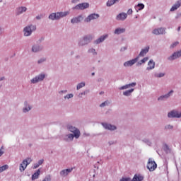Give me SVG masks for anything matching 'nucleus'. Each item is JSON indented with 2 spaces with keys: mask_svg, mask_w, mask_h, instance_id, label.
<instances>
[{
  "mask_svg": "<svg viewBox=\"0 0 181 181\" xmlns=\"http://www.w3.org/2000/svg\"><path fill=\"white\" fill-rule=\"evenodd\" d=\"M66 128L69 132H71L72 134H64L63 136V140L65 141V142H71L74 139H78L81 135V132H80V129H78L77 127H74L73 125L69 124L66 126Z\"/></svg>",
  "mask_w": 181,
  "mask_h": 181,
  "instance_id": "1",
  "label": "nucleus"
},
{
  "mask_svg": "<svg viewBox=\"0 0 181 181\" xmlns=\"http://www.w3.org/2000/svg\"><path fill=\"white\" fill-rule=\"evenodd\" d=\"M136 86V82H132L130 83L125 84L122 86H120L119 88V90H126L123 92V95L124 97H131L132 95V93L135 91V89L134 87ZM128 88H130L128 90Z\"/></svg>",
  "mask_w": 181,
  "mask_h": 181,
  "instance_id": "2",
  "label": "nucleus"
},
{
  "mask_svg": "<svg viewBox=\"0 0 181 181\" xmlns=\"http://www.w3.org/2000/svg\"><path fill=\"white\" fill-rule=\"evenodd\" d=\"M68 15H70L69 11H60L56 13H52L49 15L48 19L49 21H60L62 18H66Z\"/></svg>",
  "mask_w": 181,
  "mask_h": 181,
  "instance_id": "3",
  "label": "nucleus"
},
{
  "mask_svg": "<svg viewBox=\"0 0 181 181\" xmlns=\"http://www.w3.org/2000/svg\"><path fill=\"white\" fill-rule=\"evenodd\" d=\"M93 39H94V35L91 34L85 35L78 40V46H79V47L86 46L89 43H91V41L93 40Z\"/></svg>",
  "mask_w": 181,
  "mask_h": 181,
  "instance_id": "4",
  "label": "nucleus"
},
{
  "mask_svg": "<svg viewBox=\"0 0 181 181\" xmlns=\"http://www.w3.org/2000/svg\"><path fill=\"white\" fill-rule=\"evenodd\" d=\"M36 29L37 27L35 25H28L23 30V36H25V37H29V36H32V33H33V32H35Z\"/></svg>",
  "mask_w": 181,
  "mask_h": 181,
  "instance_id": "5",
  "label": "nucleus"
},
{
  "mask_svg": "<svg viewBox=\"0 0 181 181\" xmlns=\"http://www.w3.org/2000/svg\"><path fill=\"white\" fill-rule=\"evenodd\" d=\"M45 78H46V74L41 73L30 79V84H37V83L43 81Z\"/></svg>",
  "mask_w": 181,
  "mask_h": 181,
  "instance_id": "6",
  "label": "nucleus"
},
{
  "mask_svg": "<svg viewBox=\"0 0 181 181\" xmlns=\"http://www.w3.org/2000/svg\"><path fill=\"white\" fill-rule=\"evenodd\" d=\"M31 163H32V158H27L23 160V161L21 162V163H20V165H19L20 172H25V170L28 168V165H30Z\"/></svg>",
  "mask_w": 181,
  "mask_h": 181,
  "instance_id": "7",
  "label": "nucleus"
},
{
  "mask_svg": "<svg viewBox=\"0 0 181 181\" xmlns=\"http://www.w3.org/2000/svg\"><path fill=\"white\" fill-rule=\"evenodd\" d=\"M90 8V4L87 2L81 3L75 6L72 7L73 11H84V9H87Z\"/></svg>",
  "mask_w": 181,
  "mask_h": 181,
  "instance_id": "8",
  "label": "nucleus"
},
{
  "mask_svg": "<svg viewBox=\"0 0 181 181\" xmlns=\"http://www.w3.org/2000/svg\"><path fill=\"white\" fill-rule=\"evenodd\" d=\"M98 18H100V14L93 13L89 14L84 19V22L86 23H90V22H93V21H97V19H98Z\"/></svg>",
  "mask_w": 181,
  "mask_h": 181,
  "instance_id": "9",
  "label": "nucleus"
},
{
  "mask_svg": "<svg viewBox=\"0 0 181 181\" xmlns=\"http://www.w3.org/2000/svg\"><path fill=\"white\" fill-rule=\"evenodd\" d=\"M181 57V49L174 52L171 55L168 57L167 60L168 62H174V60H177V59H180Z\"/></svg>",
  "mask_w": 181,
  "mask_h": 181,
  "instance_id": "10",
  "label": "nucleus"
},
{
  "mask_svg": "<svg viewBox=\"0 0 181 181\" xmlns=\"http://www.w3.org/2000/svg\"><path fill=\"white\" fill-rule=\"evenodd\" d=\"M168 118H181V110H173L168 113Z\"/></svg>",
  "mask_w": 181,
  "mask_h": 181,
  "instance_id": "11",
  "label": "nucleus"
},
{
  "mask_svg": "<svg viewBox=\"0 0 181 181\" xmlns=\"http://www.w3.org/2000/svg\"><path fill=\"white\" fill-rule=\"evenodd\" d=\"M156 168H158V165L155 160H153L152 158H149L147 163V169H148L150 172H153Z\"/></svg>",
  "mask_w": 181,
  "mask_h": 181,
  "instance_id": "12",
  "label": "nucleus"
},
{
  "mask_svg": "<svg viewBox=\"0 0 181 181\" xmlns=\"http://www.w3.org/2000/svg\"><path fill=\"white\" fill-rule=\"evenodd\" d=\"M149 49H151L149 45H147V46L144 47V48H142L141 49L139 55L136 57H138V60H139V57H145V56H146V54H148V53H149Z\"/></svg>",
  "mask_w": 181,
  "mask_h": 181,
  "instance_id": "13",
  "label": "nucleus"
},
{
  "mask_svg": "<svg viewBox=\"0 0 181 181\" xmlns=\"http://www.w3.org/2000/svg\"><path fill=\"white\" fill-rule=\"evenodd\" d=\"M173 93H175V90H171L168 93L159 96L158 98V101H165V100H168V98H170V97L173 95Z\"/></svg>",
  "mask_w": 181,
  "mask_h": 181,
  "instance_id": "14",
  "label": "nucleus"
},
{
  "mask_svg": "<svg viewBox=\"0 0 181 181\" xmlns=\"http://www.w3.org/2000/svg\"><path fill=\"white\" fill-rule=\"evenodd\" d=\"M153 35H156V36H158L159 35H165L166 33V28H155L152 31Z\"/></svg>",
  "mask_w": 181,
  "mask_h": 181,
  "instance_id": "15",
  "label": "nucleus"
},
{
  "mask_svg": "<svg viewBox=\"0 0 181 181\" xmlns=\"http://www.w3.org/2000/svg\"><path fill=\"white\" fill-rule=\"evenodd\" d=\"M32 108H33V107H32V105H30L29 102L25 101L24 106L23 107L22 111L23 114H28V112L32 110Z\"/></svg>",
  "mask_w": 181,
  "mask_h": 181,
  "instance_id": "16",
  "label": "nucleus"
},
{
  "mask_svg": "<svg viewBox=\"0 0 181 181\" xmlns=\"http://www.w3.org/2000/svg\"><path fill=\"white\" fill-rule=\"evenodd\" d=\"M72 172H73V168H66V169L62 170L59 172V175L61 177H67V176H69V174L71 173Z\"/></svg>",
  "mask_w": 181,
  "mask_h": 181,
  "instance_id": "17",
  "label": "nucleus"
},
{
  "mask_svg": "<svg viewBox=\"0 0 181 181\" xmlns=\"http://www.w3.org/2000/svg\"><path fill=\"white\" fill-rule=\"evenodd\" d=\"M155 64V61H153L152 59H149V61L147 63L146 71H152V70H154Z\"/></svg>",
  "mask_w": 181,
  "mask_h": 181,
  "instance_id": "18",
  "label": "nucleus"
},
{
  "mask_svg": "<svg viewBox=\"0 0 181 181\" xmlns=\"http://www.w3.org/2000/svg\"><path fill=\"white\" fill-rule=\"evenodd\" d=\"M43 50V47L38 44H34L31 47L32 53H39Z\"/></svg>",
  "mask_w": 181,
  "mask_h": 181,
  "instance_id": "19",
  "label": "nucleus"
},
{
  "mask_svg": "<svg viewBox=\"0 0 181 181\" xmlns=\"http://www.w3.org/2000/svg\"><path fill=\"white\" fill-rule=\"evenodd\" d=\"M101 125L105 128V129H107L108 131H115L117 129V126L111 124L103 122L101 123Z\"/></svg>",
  "mask_w": 181,
  "mask_h": 181,
  "instance_id": "20",
  "label": "nucleus"
},
{
  "mask_svg": "<svg viewBox=\"0 0 181 181\" xmlns=\"http://www.w3.org/2000/svg\"><path fill=\"white\" fill-rule=\"evenodd\" d=\"M138 62V57L127 61L123 64L124 67H132Z\"/></svg>",
  "mask_w": 181,
  "mask_h": 181,
  "instance_id": "21",
  "label": "nucleus"
},
{
  "mask_svg": "<svg viewBox=\"0 0 181 181\" xmlns=\"http://www.w3.org/2000/svg\"><path fill=\"white\" fill-rule=\"evenodd\" d=\"M105 39H108V34H104V35H101L100 37L96 39L93 42V43H94V45H100V43H103V42H104V40H105Z\"/></svg>",
  "mask_w": 181,
  "mask_h": 181,
  "instance_id": "22",
  "label": "nucleus"
},
{
  "mask_svg": "<svg viewBox=\"0 0 181 181\" xmlns=\"http://www.w3.org/2000/svg\"><path fill=\"white\" fill-rule=\"evenodd\" d=\"M27 11L28 8L26 6H21L16 8V15L19 16L25 13V12H26Z\"/></svg>",
  "mask_w": 181,
  "mask_h": 181,
  "instance_id": "23",
  "label": "nucleus"
},
{
  "mask_svg": "<svg viewBox=\"0 0 181 181\" xmlns=\"http://www.w3.org/2000/svg\"><path fill=\"white\" fill-rule=\"evenodd\" d=\"M83 19H84L83 16L79 15L78 16L72 18L71 19V23H72L73 25H75L76 23H80L83 21Z\"/></svg>",
  "mask_w": 181,
  "mask_h": 181,
  "instance_id": "24",
  "label": "nucleus"
},
{
  "mask_svg": "<svg viewBox=\"0 0 181 181\" xmlns=\"http://www.w3.org/2000/svg\"><path fill=\"white\" fill-rule=\"evenodd\" d=\"M181 6V0H177L170 8V12H175L177 11Z\"/></svg>",
  "mask_w": 181,
  "mask_h": 181,
  "instance_id": "25",
  "label": "nucleus"
},
{
  "mask_svg": "<svg viewBox=\"0 0 181 181\" xmlns=\"http://www.w3.org/2000/svg\"><path fill=\"white\" fill-rule=\"evenodd\" d=\"M125 32H127V29H125V28L118 27L115 29L113 33L114 35H122V33H125Z\"/></svg>",
  "mask_w": 181,
  "mask_h": 181,
  "instance_id": "26",
  "label": "nucleus"
},
{
  "mask_svg": "<svg viewBox=\"0 0 181 181\" xmlns=\"http://www.w3.org/2000/svg\"><path fill=\"white\" fill-rule=\"evenodd\" d=\"M128 18L127 13H120L116 16V21H125Z\"/></svg>",
  "mask_w": 181,
  "mask_h": 181,
  "instance_id": "27",
  "label": "nucleus"
},
{
  "mask_svg": "<svg viewBox=\"0 0 181 181\" xmlns=\"http://www.w3.org/2000/svg\"><path fill=\"white\" fill-rule=\"evenodd\" d=\"M145 8V4L142 3H139L137 5L134 6V9L136 12H139V11H142Z\"/></svg>",
  "mask_w": 181,
  "mask_h": 181,
  "instance_id": "28",
  "label": "nucleus"
},
{
  "mask_svg": "<svg viewBox=\"0 0 181 181\" xmlns=\"http://www.w3.org/2000/svg\"><path fill=\"white\" fill-rule=\"evenodd\" d=\"M144 175H142L141 174H136V175H134L132 181H142V180H144Z\"/></svg>",
  "mask_w": 181,
  "mask_h": 181,
  "instance_id": "29",
  "label": "nucleus"
},
{
  "mask_svg": "<svg viewBox=\"0 0 181 181\" xmlns=\"http://www.w3.org/2000/svg\"><path fill=\"white\" fill-rule=\"evenodd\" d=\"M148 60H149V57H144L141 60L137 62L136 66H142V64H145Z\"/></svg>",
  "mask_w": 181,
  "mask_h": 181,
  "instance_id": "30",
  "label": "nucleus"
},
{
  "mask_svg": "<svg viewBox=\"0 0 181 181\" xmlns=\"http://www.w3.org/2000/svg\"><path fill=\"white\" fill-rule=\"evenodd\" d=\"M119 2V0H108L106 3V6L110 7L112 6V5H115V4H118Z\"/></svg>",
  "mask_w": 181,
  "mask_h": 181,
  "instance_id": "31",
  "label": "nucleus"
},
{
  "mask_svg": "<svg viewBox=\"0 0 181 181\" xmlns=\"http://www.w3.org/2000/svg\"><path fill=\"white\" fill-rule=\"evenodd\" d=\"M39 176H40V170H37L31 177L32 180H36V179H39Z\"/></svg>",
  "mask_w": 181,
  "mask_h": 181,
  "instance_id": "32",
  "label": "nucleus"
},
{
  "mask_svg": "<svg viewBox=\"0 0 181 181\" xmlns=\"http://www.w3.org/2000/svg\"><path fill=\"white\" fill-rule=\"evenodd\" d=\"M73 97H74V94L68 93L64 96V101H69V100H71V98H73Z\"/></svg>",
  "mask_w": 181,
  "mask_h": 181,
  "instance_id": "33",
  "label": "nucleus"
},
{
  "mask_svg": "<svg viewBox=\"0 0 181 181\" xmlns=\"http://www.w3.org/2000/svg\"><path fill=\"white\" fill-rule=\"evenodd\" d=\"M163 149L166 153H172V148L168 144H164Z\"/></svg>",
  "mask_w": 181,
  "mask_h": 181,
  "instance_id": "34",
  "label": "nucleus"
},
{
  "mask_svg": "<svg viewBox=\"0 0 181 181\" xmlns=\"http://www.w3.org/2000/svg\"><path fill=\"white\" fill-rule=\"evenodd\" d=\"M83 87H86V82L82 81L77 84L76 90H81V88H83Z\"/></svg>",
  "mask_w": 181,
  "mask_h": 181,
  "instance_id": "35",
  "label": "nucleus"
},
{
  "mask_svg": "<svg viewBox=\"0 0 181 181\" xmlns=\"http://www.w3.org/2000/svg\"><path fill=\"white\" fill-rule=\"evenodd\" d=\"M43 162H45V160L43 159L38 160L37 163L34 164L33 169H37V168H39V166L42 165Z\"/></svg>",
  "mask_w": 181,
  "mask_h": 181,
  "instance_id": "36",
  "label": "nucleus"
},
{
  "mask_svg": "<svg viewBox=\"0 0 181 181\" xmlns=\"http://www.w3.org/2000/svg\"><path fill=\"white\" fill-rule=\"evenodd\" d=\"M88 53L93 54V56H97V51L94 48H90L88 50Z\"/></svg>",
  "mask_w": 181,
  "mask_h": 181,
  "instance_id": "37",
  "label": "nucleus"
},
{
  "mask_svg": "<svg viewBox=\"0 0 181 181\" xmlns=\"http://www.w3.org/2000/svg\"><path fill=\"white\" fill-rule=\"evenodd\" d=\"M7 169H9V165H4L3 166L0 167V173H2V172H5V170H7Z\"/></svg>",
  "mask_w": 181,
  "mask_h": 181,
  "instance_id": "38",
  "label": "nucleus"
},
{
  "mask_svg": "<svg viewBox=\"0 0 181 181\" xmlns=\"http://www.w3.org/2000/svg\"><path fill=\"white\" fill-rule=\"evenodd\" d=\"M165 74L163 72H160L158 74H156L154 76L157 78H162V77H165Z\"/></svg>",
  "mask_w": 181,
  "mask_h": 181,
  "instance_id": "39",
  "label": "nucleus"
},
{
  "mask_svg": "<svg viewBox=\"0 0 181 181\" xmlns=\"http://www.w3.org/2000/svg\"><path fill=\"white\" fill-rule=\"evenodd\" d=\"M108 105H110V101L106 100V101L102 103L100 105V108H104V107H107V106H108Z\"/></svg>",
  "mask_w": 181,
  "mask_h": 181,
  "instance_id": "40",
  "label": "nucleus"
},
{
  "mask_svg": "<svg viewBox=\"0 0 181 181\" xmlns=\"http://www.w3.org/2000/svg\"><path fill=\"white\" fill-rule=\"evenodd\" d=\"M46 57H42V58H40L37 63V64H43V63H45V62H46Z\"/></svg>",
  "mask_w": 181,
  "mask_h": 181,
  "instance_id": "41",
  "label": "nucleus"
},
{
  "mask_svg": "<svg viewBox=\"0 0 181 181\" xmlns=\"http://www.w3.org/2000/svg\"><path fill=\"white\" fill-rule=\"evenodd\" d=\"M178 45H179V42L175 41L170 45V49H175V47H176Z\"/></svg>",
  "mask_w": 181,
  "mask_h": 181,
  "instance_id": "42",
  "label": "nucleus"
},
{
  "mask_svg": "<svg viewBox=\"0 0 181 181\" xmlns=\"http://www.w3.org/2000/svg\"><path fill=\"white\" fill-rule=\"evenodd\" d=\"M42 181H52V175H47L43 178Z\"/></svg>",
  "mask_w": 181,
  "mask_h": 181,
  "instance_id": "43",
  "label": "nucleus"
},
{
  "mask_svg": "<svg viewBox=\"0 0 181 181\" xmlns=\"http://www.w3.org/2000/svg\"><path fill=\"white\" fill-rule=\"evenodd\" d=\"M143 141H144L145 144H148V146H151V145H152V142H151V141H149L148 139H146L143 140Z\"/></svg>",
  "mask_w": 181,
  "mask_h": 181,
  "instance_id": "44",
  "label": "nucleus"
},
{
  "mask_svg": "<svg viewBox=\"0 0 181 181\" xmlns=\"http://www.w3.org/2000/svg\"><path fill=\"white\" fill-rule=\"evenodd\" d=\"M165 129H173V126L171 125V124H167V125L165 127Z\"/></svg>",
  "mask_w": 181,
  "mask_h": 181,
  "instance_id": "45",
  "label": "nucleus"
},
{
  "mask_svg": "<svg viewBox=\"0 0 181 181\" xmlns=\"http://www.w3.org/2000/svg\"><path fill=\"white\" fill-rule=\"evenodd\" d=\"M120 181H132L131 178L129 177H122V179H120Z\"/></svg>",
  "mask_w": 181,
  "mask_h": 181,
  "instance_id": "46",
  "label": "nucleus"
},
{
  "mask_svg": "<svg viewBox=\"0 0 181 181\" xmlns=\"http://www.w3.org/2000/svg\"><path fill=\"white\" fill-rule=\"evenodd\" d=\"M81 0H71V4H74V5H76V4H78V2H81Z\"/></svg>",
  "mask_w": 181,
  "mask_h": 181,
  "instance_id": "47",
  "label": "nucleus"
},
{
  "mask_svg": "<svg viewBox=\"0 0 181 181\" xmlns=\"http://www.w3.org/2000/svg\"><path fill=\"white\" fill-rule=\"evenodd\" d=\"M42 18H43V16L42 15H38L35 17V19H37V21H40V19H42Z\"/></svg>",
  "mask_w": 181,
  "mask_h": 181,
  "instance_id": "48",
  "label": "nucleus"
},
{
  "mask_svg": "<svg viewBox=\"0 0 181 181\" xmlns=\"http://www.w3.org/2000/svg\"><path fill=\"white\" fill-rule=\"evenodd\" d=\"M59 94H67V90H60Z\"/></svg>",
  "mask_w": 181,
  "mask_h": 181,
  "instance_id": "49",
  "label": "nucleus"
},
{
  "mask_svg": "<svg viewBox=\"0 0 181 181\" xmlns=\"http://www.w3.org/2000/svg\"><path fill=\"white\" fill-rule=\"evenodd\" d=\"M86 94H87V93L86 91L82 92V93H79L78 97H81L82 95H86Z\"/></svg>",
  "mask_w": 181,
  "mask_h": 181,
  "instance_id": "50",
  "label": "nucleus"
},
{
  "mask_svg": "<svg viewBox=\"0 0 181 181\" xmlns=\"http://www.w3.org/2000/svg\"><path fill=\"white\" fill-rule=\"evenodd\" d=\"M4 153V146H1L0 148V156Z\"/></svg>",
  "mask_w": 181,
  "mask_h": 181,
  "instance_id": "51",
  "label": "nucleus"
},
{
  "mask_svg": "<svg viewBox=\"0 0 181 181\" xmlns=\"http://www.w3.org/2000/svg\"><path fill=\"white\" fill-rule=\"evenodd\" d=\"M127 15H132V10L131 8L127 11Z\"/></svg>",
  "mask_w": 181,
  "mask_h": 181,
  "instance_id": "52",
  "label": "nucleus"
},
{
  "mask_svg": "<svg viewBox=\"0 0 181 181\" xmlns=\"http://www.w3.org/2000/svg\"><path fill=\"white\" fill-rule=\"evenodd\" d=\"M181 16V13H177V16H175V19H179V18H180Z\"/></svg>",
  "mask_w": 181,
  "mask_h": 181,
  "instance_id": "53",
  "label": "nucleus"
},
{
  "mask_svg": "<svg viewBox=\"0 0 181 181\" xmlns=\"http://www.w3.org/2000/svg\"><path fill=\"white\" fill-rule=\"evenodd\" d=\"M5 80V76L0 77V81H4Z\"/></svg>",
  "mask_w": 181,
  "mask_h": 181,
  "instance_id": "54",
  "label": "nucleus"
},
{
  "mask_svg": "<svg viewBox=\"0 0 181 181\" xmlns=\"http://www.w3.org/2000/svg\"><path fill=\"white\" fill-rule=\"evenodd\" d=\"M1 34H2V28H0V35H1Z\"/></svg>",
  "mask_w": 181,
  "mask_h": 181,
  "instance_id": "55",
  "label": "nucleus"
},
{
  "mask_svg": "<svg viewBox=\"0 0 181 181\" xmlns=\"http://www.w3.org/2000/svg\"><path fill=\"white\" fill-rule=\"evenodd\" d=\"M164 166H165V169L168 170V164H165Z\"/></svg>",
  "mask_w": 181,
  "mask_h": 181,
  "instance_id": "56",
  "label": "nucleus"
},
{
  "mask_svg": "<svg viewBox=\"0 0 181 181\" xmlns=\"http://www.w3.org/2000/svg\"><path fill=\"white\" fill-rule=\"evenodd\" d=\"M177 31L180 32V27H178L177 28Z\"/></svg>",
  "mask_w": 181,
  "mask_h": 181,
  "instance_id": "57",
  "label": "nucleus"
},
{
  "mask_svg": "<svg viewBox=\"0 0 181 181\" xmlns=\"http://www.w3.org/2000/svg\"><path fill=\"white\" fill-rule=\"evenodd\" d=\"M92 76H95V73L93 72L92 74Z\"/></svg>",
  "mask_w": 181,
  "mask_h": 181,
  "instance_id": "58",
  "label": "nucleus"
},
{
  "mask_svg": "<svg viewBox=\"0 0 181 181\" xmlns=\"http://www.w3.org/2000/svg\"><path fill=\"white\" fill-rule=\"evenodd\" d=\"M109 144H110V145H112L113 143H112V141H110Z\"/></svg>",
  "mask_w": 181,
  "mask_h": 181,
  "instance_id": "59",
  "label": "nucleus"
},
{
  "mask_svg": "<svg viewBox=\"0 0 181 181\" xmlns=\"http://www.w3.org/2000/svg\"><path fill=\"white\" fill-rule=\"evenodd\" d=\"M71 55L74 54V52H71Z\"/></svg>",
  "mask_w": 181,
  "mask_h": 181,
  "instance_id": "60",
  "label": "nucleus"
}]
</instances>
